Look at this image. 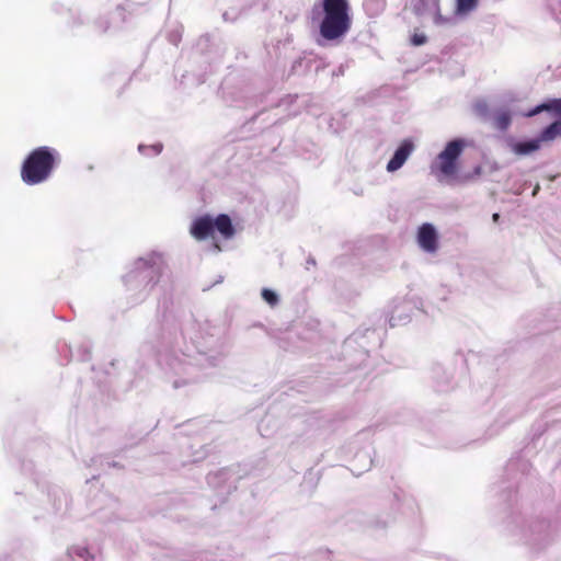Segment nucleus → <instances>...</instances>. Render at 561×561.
Masks as SVG:
<instances>
[{"label":"nucleus","instance_id":"f257e3e1","mask_svg":"<svg viewBox=\"0 0 561 561\" xmlns=\"http://www.w3.org/2000/svg\"><path fill=\"white\" fill-rule=\"evenodd\" d=\"M60 160L59 152L47 146L33 149L21 165V179L27 185L47 181Z\"/></svg>","mask_w":561,"mask_h":561},{"label":"nucleus","instance_id":"f03ea898","mask_svg":"<svg viewBox=\"0 0 561 561\" xmlns=\"http://www.w3.org/2000/svg\"><path fill=\"white\" fill-rule=\"evenodd\" d=\"M323 18L319 24V33L327 41L343 38L352 27L350 4L347 0H322Z\"/></svg>","mask_w":561,"mask_h":561},{"label":"nucleus","instance_id":"7ed1b4c3","mask_svg":"<svg viewBox=\"0 0 561 561\" xmlns=\"http://www.w3.org/2000/svg\"><path fill=\"white\" fill-rule=\"evenodd\" d=\"M215 230L224 239L232 238L236 232L230 217L226 214H220L215 219L208 215L196 218L190 232L196 240H205L210 237L213 238Z\"/></svg>","mask_w":561,"mask_h":561},{"label":"nucleus","instance_id":"20e7f679","mask_svg":"<svg viewBox=\"0 0 561 561\" xmlns=\"http://www.w3.org/2000/svg\"><path fill=\"white\" fill-rule=\"evenodd\" d=\"M543 111L552 112L558 117V119L551 123L545 129H542V131L537 138L538 140H540V144L552 141L561 136V99H553L547 103H542L533 108L531 111H529L528 113H526L525 115L531 117Z\"/></svg>","mask_w":561,"mask_h":561},{"label":"nucleus","instance_id":"39448f33","mask_svg":"<svg viewBox=\"0 0 561 561\" xmlns=\"http://www.w3.org/2000/svg\"><path fill=\"white\" fill-rule=\"evenodd\" d=\"M465 142L461 139L449 141L437 156L435 168L445 176H453L458 171L457 160L462 153Z\"/></svg>","mask_w":561,"mask_h":561},{"label":"nucleus","instance_id":"423d86ee","mask_svg":"<svg viewBox=\"0 0 561 561\" xmlns=\"http://www.w3.org/2000/svg\"><path fill=\"white\" fill-rule=\"evenodd\" d=\"M417 243L426 252L434 253L438 249V234L432 224H423L417 231Z\"/></svg>","mask_w":561,"mask_h":561},{"label":"nucleus","instance_id":"0eeeda50","mask_svg":"<svg viewBox=\"0 0 561 561\" xmlns=\"http://www.w3.org/2000/svg\"><path fill=\"white\" fill-rule=\"evenodd\" d=\"M413 149L414 145L411 140H403L399 148L396 150L393 157L388 162L387 170L389 172H394L399 170L404 164Z\"/></svg>","mask_w":561,"mask_h":561},{"label":"nucleus","instance_id":"6e6552de","mask_svg":"<svg viewBox=\"0 0 561 561\" xmlns=\"http://www.w3.org/2000/svg\"><path fill=\"white\" fill-rule=\"evenodd\" d=\"M540 148V140L533 139L528 141H520L513 145L512 150L517 156H526Z\"/></svg>","mask_w":561,"mask_h":561},{"label":"nucleus","instance_id":"1a4fd4ad","mask_svg":"<svg viewBox=\"0 0 561 561\" xmlns=\"http://www.w3.org/2000/svg\"><path fill=\"white\" fill-rule=\"evenodd\" d=\"M512 122L508 111H500L494 115L493 124L500 130H506Z\"/></svg>","mask_w":561,"mask_h":561},{"label":"nucleus","instance_id":"9d476101","mask_svg":"<svg viewBox=\"0 0 561 561\" xmlns=\"http://www.w3.org/2000/svg\"><path fill=\"white\" fill-rule=\"evenodd\" d=\"M478 5V0H456V9L460 14H467L473 11Z\"/></svg>","mask_w":561,"mask_h":561},{"label":"nucleus","instance_id":"9b49d317","mask_svg":"<svg viewBox=\"0 0 561 561\" xmlns=\"http://www.w3.org/2000/svg\"><path fill=\"white\" fill-rule=\"evenodd\" d=\"M262 297L272 307L276 306L278 302L277 295L274 291H272L271 289L264 288L262 290Z\"/></svg>","mask_w":561,"mask_h":561},{"label":"nucleus","instance_id":"f8f14e48","mask_svg":"<svg viewBox=\"0 0 561 561\" xmlns=\"http://www.w3.org/2000/svg\"><path fill=\"white\" fill-rule=\"evenodd\" d=\"M412 43H413V45H415V46L423 45V44H425V43H426V36H425V35H423V34H416V33H415V34L412 36Z\"/></svg>","mask_w":561,"mask_h":561},{"label":"nucleus","instance_id":"ddd939ff","mask_svg":"<svg viewBox=\"0 0 561 561\" xmlns=\"http://www.w3.org/2000/svg\"><path fill=\"white\" fill-rule=\"evenodd\" d=\"M434 22L437 25H443L449 22L448 18L443 16L440 13H437L434 18Z\"/></svg>","mask_w":561,"mask_h":561},{"label":"nucleus","instance_id":"4468645a","mask_svg":"<svg viewBox=\"0 0 561 561\" xmlns=\"http://www.w3.org/2000/svg\"><path fill=\"white\" fill-rule=\"evenodd\" d=\"M492 219L494 222H497L500 219V215L497 213L493 214Z\"/></svg>","mask_w":561,"mask_h":561}]
</instances>
